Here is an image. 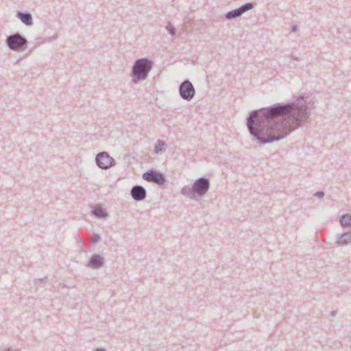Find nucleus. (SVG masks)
I'll return each instance as SVG.
<instances>
[{
  "instance_id": "nucleus-1",
  "label": "nucleus",
  "mask_w": 351,
  "mask_h": 351,
  "mask_svg": "<svg viewBox=\"0 0 351 351\" xmlns=\"http://www.w3.org/2000/svg\"><path fill=\"white\" fill-rule=\"evenodd\" d=\"M310 116L306 100L299 96L288 104L277 103L249 112L246 126L261 145L279 141L307 121Z\"/></svg>"
},
{
  "instance_id": "nucleus-2",
  "label": "nucleus",
  "mask_w": 351,
  "mask_h": 351,
  "mask_svg": "<svg viewBox=\"0 0 351 351\" xmlns=\"http://www.w3.org/2000/svg\"><path fill=\"white\" fill-rule=\"evenodd\" d=\"M210 186V180L206 177H200L195 180L191 186H184L181 189V194L191 199L202 197L208 191Z\"/></svg>"
},
{
  "instance_id": "nucleus-3",
  "label": "nucleus",
  "mask_w": 351,
  "mask_h": 351,
  "mask_svg": "<svg viewBox=\"0 0 351 351\" xmlns=\"http://www.w3.org/2000/svg\"><path fill=\"white\" fill-rule=\"evenodd\" d=\"M152 60L147 58H141L135 60L131 69L130 76L134 84L146 80L153 68Z\"/></svg>"
},
{
  "instance_id": "nucleus-4",
  "label": "nucleus",
  "mask_w": 351,
  "mask_h": 351,
  "mask_svg": "<svg viewBox=\"0 0 351 351\" xmlns=\"http://www.w3.org/2000/svg\"><path fill=\"white\" fill-rule=\"evenodd\" d=\"M7 47L14 51H23L26 49L28 41L19 32L7 36L5 39Z\"/></svg>"
},
{
  "instance_id": "nucleus-5",
  "label": "nucleus",
  "mask_w": 351,
  "mask_h": 351,
  "mask_svg": "<svg viewBox=\"0 0 351 351\" xmlns=\"http://www.w3.org/2000/svg\"><path fill=\"white\" fill-rule=\"evenodd\" d=\"M180 97L187 101H191L195 95V89L193 84L189 80H184L179 86Z\"/></svg>"
},
{
  "instance_id": "nucleus-6",
  "label": "nucleus",
  "mask_w": 351,
  "mask_h": 351,
  "mask_svg": "<svg viewBox=\"0 0 351 351\" xmlns=\"http://www.w3.org/2000/svg\"><path fill=\"white\" fill-rule=\"evenodd\" d=\"M95 163L101 169H108L116 165L115 160L107 152L98 153L95 157Z\"/></svg>"
},
{
  "instance_id": "nucleus-7",
  "label": "nucleus",
  "mask_w": 351,
  "mask_h": 351,
  "mask_svg": "<svg viewBox=\"0 0 351 351\" xmlns=\"http://www.w3.org/2000/svg\"><path fill=\"white\" fill-rule=\"evenodd\" d=\"M142 177L143 180L149 182L157 184L160 186L163 185L167 181L165 176L163 173L154 169H149L145 171L143 174Z\"/></svg>"
},
{
  "instance_id": "nucleus-8",
  "label": "nucleus",
  "mask_w": 351,
  "mask_h": 351,
  "mask_svg": "<svg viewBox=\"0 0 351 351\" xmlns=\"http://www.w3.org/2000/svg\"><path fill=\"white\" fill-rule=\"evenodd\" d=\"M254 6V4L253 3H246L240 6L239 8L228 12L225 14V19L228 20H232L236 18H238L241 16L244 12L252 9Z\"/></svg>"
},
{
  "instance_id": "nucleus-9",
  "label": "nucleus",
  "mask_w": 351,
  "mask_h": 351,
  "mask_svg": "<svg viewBox=\"0 0 351 351\" xmlns=\"http://www.w3.org/2000/svg\"><path fill=\"white\" fill-rule=\"evenodd\" d=\"M130 195L136 202H141L145 199L147 191L141 185H134L130 190Z\"/></svg>"
},
{
  "instance_id": "nucleus-10",
  "label": "nucleus",
  "mask_w": 351,
  "mask_h": 351,
  "mask_svg": "<svg viewBox=\"0 0 351 351\" xmlns=\"http://www.w3.org/2000/svg\"><path fill=\"white\" fill-rule=\"evenodd\" d=\"M104 265V258L99 254H95L89 259L86 266L93 269H99Z\"/></svg>"
},
{
  "instance_id": "nucleus-11",
  "label": "nucleus",
  "mask_w": 351,
  "mask_h": 351,
  "mask_svg": "<svg viewBox=\"0 0 351 351\" xmlns=\"http://www.w3.org/2000/svg\"><path fill=\"white\" fill-rule=\"evenodd\" d=\"M16 17L19 18L21 22L27 26H32L33 25V19L31 13L28 12H16Z\"/></svg>"
},
{
  "instance_id": "nucleus-12",
  "label": "nucleus",
  "mask_w": 351,
  "mask_h": 351,
  "mask_svg": "<svg viewBox=\"0 0 351 351\" xmlns=\"http://www.w3.org/2000/svg\"><path fill=\"white\" fill-rule=\"evenodd\" d=\"M351 243V230L337 236L336 243L339 245H347Z\"/></svg>"
},
{
  "instance_id": "nucleus-13",
  "label": "nucleus",
  "mask_w": 351,
  "mask_h": 351,
  "mask_svg": "<svg viewBox=\"0 0 351 351\" xmlns=\"http://www.w3.org/2000/svg\"><path fill=\"white\" fill-rule=\"evenodd\" d=\"M93 215L98 218L105 219L108 216L106 210L99 206H96L93 210Z\"/></svg>"
},
{
  "instance_id": "nucleus-14",
  "label": "nucleus",
  "mask_w": 351,
  "mask_h": 351,
  "mask_svg": "<svg viewBox=\"0 0 351 351\" xmlns=\"http://www.w3.org/2000/svg\"><path fill=\"white\" fill-rule=\"evenodd\" d=\"M167 145L164 141L158 139L154 147V151L156 154H158L160 152H163L166 150Z\"/></svg>"
},
{
  "instance_id": "nucleus-15",
  "label": "nucleus",
  "mask_w": 351,
  "mask_h": 351,
  "mask_svg": "<svg viewBox=\"0 0 351 351\" xmlns=\"http://www.w3.org/2000/svg\"><path fill=\"white\" fill-rule=\"evenodd\" d=\"M340 224L343 227H350L351 226V215H343L339 218Z\"/></svg>"
},
{
  "instance_id": "nucleus-16",
  "label": "nucleus",
  "mask_w": 351,
  "mask_h": 351,
  "mask_svg": "<svg viewBox=\"0 0 351 351\" xmlns=\"http://www.w3.org/2000/svg\"><path fill=\"white\" fill-rule=\"evenodd\" d=\"M166 29L167 30L168 33L171 36H174L176 34V27L173 26L170 22L167 23V25H166Z\"/></svg>"
},
{
  "instance_id": "nucleus-17",
  "label": "nucleus",
  "mask_w": 351,
  "mask_h": 351,
  "mask_svg": "<svg viewBox=\"0 0 351 351\" xmlns=\"http://www.w3.org/2000/svg\"><path fill=\"white\" fill-rule=\"evenodd\" d=\"M100 240H101V237L99 236V234H96V233H94L93 234V239H92L93 243L95 244V243H98Z\"/></svg>"
},
{
  "instance_id": "nucleus-18",
  "label": "nucleus",
  "mask_w": 351,
  "mask_h": 351,
  "mask_svg": "<svg viewBox=\"0 0 351 351\" xmlns=\"http://www.w3.org/2000/svg\"><path fill=\"white\" fill-rule=\"evenodd\" d=\"M315 196L318 197L319 198H322L324 196V192L322 191H317L315 193Z\"/></svg>"
},
{
  "instance_id": "nucleus-19",
  "label": "nucleus",
  "mask_w": 351,
  "mask_h": 351,
  "mask_svg": "<svg viewBox=\"0 0 351 351\" xmlns=\"http://www.w3.org/2000/svg\"><path fill=\"white\" fill-rule=\"evenodd\" d=\"M298 30V26L295 25H293L291 26V31L293 32H297Z\"/></svg>"
},
{
  "instance_id": "nucleus-20",
  "label": "nucleus",
  "mask_w": 351,
  "mask_h": 351,
  "mask_svg": "<svg viewBox=\"0 0 351 351\" xmlns=\"http://www.w3.org/2000/svg\"><path fill=\"white\" fill-rule=\"evenodd\" d=\"M336 313H337L336 311H331L330 315H331V316H335Z\"/></svg>"
},
{
  "instance_id": "nucleus-21",
  "label": "nucleus",
  "mask_w": 351,
  "mask_h": 351,
  "mask_svg": "<svg viewBox=\"0 0 351 351\" xmlns=\"http://www.w3.org/2000/svg\"><path fill=\"white\" fill-rule=\"evenodd\" d=\"M95 351H106V350L104 348H97Z\"/></svg>"
},
{
  "instance_id": "nucleus-22",
  "label": "nucleus",
  "mask_w": 351,
  "mask_h": 351,
  "mask_svg": "<svg viewBox=\"0 0 351 351\" xmlns=\"http://www.w3.org/2000/svg\"><path fill=\"white\" fill-rule=\"evenodd\" d=\"M5 351H13L10 348L5 349Z\"/></svg>"
},
{
  "instance_id": "nucleus-23",
  "label": "nucleus",
  "mask_w": 351,
  "mask_h": 351,
  "mask_svg": "<svg viewBox=\"0 0 351 351\" xmlns=\"http://www.w3.org/2000/svg\"><path fill=\"white\" fill-rule=\"evenodd\" d=\"M36 280L41 281V280H43V278H37V279H36V280H35V282H36Z\"/></svg>"
}]
</instances>
